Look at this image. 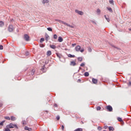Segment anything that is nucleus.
I'll list each match as a JSON object with an SVG mask.
<instances>
[{
	"mask_svg": "<svg viewBox=\"0 0 131 131\" xmlns=\"http://www.w3.org/2000/svg\"><path fill=\"white\" fill-rule=\"evenodd\" d=\"M7 128H14L15 127L16 128H18V126L16 124H13V123H10L6 126Z\"/></svg>",
	"mask_w": 131,
	"mask_h": 131,
	"instance_id": "f257e3e1",
	"label": "nucleus"
},
{
	"mask_svg": "<svg viewBox=\"0 0 131 131\" xmlns=\"http://www.w3.org/2000/svg\"><path fill=\"white\" fill-rule=\"evenodd\" d=\"M81 49V47L80 46H77L75 48V50L76 52H81V53H83L84 52V49L83 48H82L81 49Z\"/></svg>",
	"mask_w": 131,
	"mask_h": 131,
	"instance_id": "f03ea898",
	"label": "nucleus"
},
{
	"mask_svg": "<svg viewBox=\"0 0 131 131\" xmlns=\"http://www.w3.org/2000/svg\"><path fill=\"white\" fill-rule=\"evenodd\" d=\"M75 13H76V14H78V15H80V16H83L84 13L83 12L81 11H79L77 9L75 10Z\"/></svg>",
	"mask_w": 131,
	"mask_h": 131,
	"instance_id": "7ed1b4c3",
	"label": "nucleus"
},
{
	"mask_svg": "<svg viewBox=\"0 0 131 131\" xmlns=\"http://www.w3.org/2000/svg\"><path fill=\"white\" fill-rule=\"evenodd\" d=\"M8 31H9V32H12V31H13V30H14V27L13 26V25H10L8 27Z\"/></svg>",
	"mask_w": 131,
	"mask_h": 131,
	"instance_id": "20e7f679",
	"label": "nucleus"
},
{
	"mask_svg": "<svg viewBox=\"0 0 131 131\" xmlns=\"http://www.w3.org/2000/svg\"><path fill=\"white\" fill-rule=\"evenodd\" d=\"M64 25L66 26H68V27H70V28H74V25H71L70 24H67L66 23V24H64Z\"/></svg>",
	"mask_w": 131,
	"mask_h": 131,
	"instance_id": "39448f33",
	"label": "nucleus"
},
{
	"mask_svg": "<svg viewBox=\"0 0 131 131\" xmlns=\"http://www.w3.org/2000/svg\"><path fill=\"white\" fill-rule=\"evenodd\" d=\"M24 39H25L26 41H29V36L27 34H25L24 35Z\"/></svg>",
	"mask_w": 131,
	"mask_h": 131,
	"instance_id": "423d86ee",
	"label": "nucleus"
},
{
	"mask_svg": "<svg viewBox=\"0 0 131 131\" xmlns=\"http://www.w3.org/2000/svg\"><path fill=\"white\" fill-rule=\"evenodd\" d=\"M106 108L108 110V111H109L110 112H111V111H112V110H113V109L112 108V106H111L110 105L107 106Z\"/></svg>",
	"mask_w": 131,
	"mask_h": 131,
	"instance_id": "0eeeda50",
	"label": "nucleus"
},
{
	"mask_svg": "<svg viewBox=\"0 0 131 131\" xmlns=\"http://www.w3.org/2000/svg\"><path fill=\"white\" fill-rule=\"evenodd\" d=\"M71 66H75L76 65V63L75 61H71L70 63Z\"/></svg>",
	"mask_w": 131,
	"mask_h": 131,
	"instance_id": "6e6552de",
	"label": "nucleus"
},
{
	"mask_svg": "<svg viewBox=\"0 0 131 131\" xmlns=\"http://www.w3.org/2000/svg\"><path fill=\"white\" fill-rule=\"evenodd\" d=\"M92 82L93 83H97L98 82V80L95 79V78H93L92 79Z\"/></svg>",
	"mask_w": 131,
	"mask_h": 131,
	"instance_id": "1a4fd4ad",
	"label": "nucleus"
},
{
	"mask_svg": "<svg viewBox=\"0 0 131 131\" xmlns=\"http://www.w3.org/2000/svg\"><path fill=\"white\" fill-rule=\"evenodd\" d=\"M68 56L69 57V58H75V55H72L71 54H68Z\"/></svg>",
	"mask_w": 131,
	"mask_h": 131,
	"instance_id": "9d476101",
	"label": "nucleus"
},
{
	"mask_svg": "<svg viewBox=\"0 0 131 131\" xmlns=\"http://www.w3.org/2000/svg\"><path fill=\"white\" fill-rule=\"evenodd\" d=\"M96 13L97 15H100V14H101V10H100V9H97L96 10Z\"/></svg>",
	"mask_w": 131,
	"mask_h": 131,
	"instance_id": "9b49d317",
	"label": "nucleus"
},
{
	"mask_svg": "<svg viewBox=\"0 0 131 131\" xmlns=\"http://www.w3.org/2000/svg\"><path fill=\"white\" fill-rule=\"evenodd\" d=\"M47 55L49 56H51L52 55V52L51 51H47Z\"/></svg>",
	"mask_w": 131,
	"mask_h": 131,
	"instance_id": "f8f14e48",
	"label": "nucleus"
},
{
	"mask_svg": "<svg viewBox=\"0 0 131 131\" xmlns=\"http://www.w3.org/2000/svg\"><path fill=\"white\" fill-rule=\"evenodd\" d=\"M58 41L62 42V41H63V38H62V37H58Z\"/></svg>",
	"mask_w": 131,
	"mask_h": 131,
	"instance_id": "ddd939ff",
	"label": "nucleus"
},
{
	"mask_svg": "<svg viewBox=\"0 0 131 131\" xmlns=\"http://www.w3.org/2000/svg\"><path fill=\"white\" fill-rule=\"evenodd\" d=\"M25 129L26 130H29V131H31L32 130L31 128H29L27 126L25 127Z\"/></svg>",
	"mask_w": 131,
	"mask_h": 131,
	"instance_id": "4468645a",
	"label": "nucleus"
},
{
	"mask_svg": "<svg viewBox=\"0 0 131 131\" xmlns=\"http://www.w3.org/2000/svg\"><path fill=\"white\" fill-rule=\"evenodd\" d=\"M5 25V23L3 21H0V27H3Z\"/></svg>",
	"mask_w": 131,
	"mask_h": 131,
	"instance_id": "2eb2a0df",
	"label": "nucleus"
},
{
	"mask_svg": "<svg viewBox=\"0 0 131 131\" xmlns=\"http://www.w3.org/2000/svg\"><path fill=\"white\" fill-rule=\"evenodd\" d=\"M108 129L110 131H111V130L113 131V130H114V128L112 126H110V127H108Z\"/></svg>",
	"mask_w": 131,
	"mask_h": 131,
	"instance_id": "dca6fc26",
	"label": "nucleus"
},
{
	"mask_svg": "<svg viewBox=\"0 0 131 131\" xmlns=\"http://www.w3.org/2000/svg\"><path fill=\"white\" fill-rule=\"evenodd\" d=\"M50 48L53 50H55V49H56L57 47L55 45H50Z\"/></svg>",
	"mask_w": 131,
	"mask_h": 131,
	"instance_id": "f3484780",
	"label": "nucleus"
},
{
	"mask_svg": "<svg viewBox=\"0 0 131 131\" xmlns=\"http://www.w3.org/2000/svg\"><path fill=\"white\" fill-rule=\"evenodd\" d=\"M4 123H5V121H3L0 123V128H2V126L4 125Z\"/></svg>",
	"mask_w": 131,
	"mask_h": 131,
	"instance_id": "a211bd4d",
	"label": "nucleus"
},
{
	"mask_svg": "<svg viewBox=\"0 0 131 131\" xmlns=\"http://www.w3.org/2000/svg\"><path fill=\"white\" fill-rule=\"evenodd\" d=\"M49 3V0H43L42 4H48Z\"/></svg>",
	"mask_w": 131,
	"mask_h": 131,
	"instance_id": "6ab92c4d",
	"label": "nucleus"
},
{
	"mask_svg": "<svg viewBox=\"0 0 131 131\" xmlns=\"http://www.w3.org/2000/svg\"><path fill=\"white\" fill-rule=\"evenodd\" d=\"M11 119L12 121H15V120H16V118L15 117L11 116Z\"/></svg>",
	"mask_w": 131,
	"mask_h": 131,
	"instance_id": "aec40b11",
	"label": "nucleus"
},
{
	"mask_svg": "<svg viewBox=\"0 0 131 131\" xmlns=\"http://www.w3.org/2000/svg\"><path fill=\"white\" fill-rule=\"evenodd\" d=\"M57 21L58 22H59V23H62V24H64V25H65V24H66V23L62 21V20H57Z\"/></svg>",
	"mask_w": 131,
	"mask_h": 131,
	"instance_id": "412c9836",
	"label": "nucleus"
},
{
	"mask_svg": "<svg viewBox=\"0 0 131 131\" xmlns=\"http://www.w3.org/2000/svg\"><path fill=\"white\" fill-rule=\"evenodd\" d=\"M45 36H46V40H49L50 39V36H49V35L46 34Z\"/></svg>",
	"mask_w": 131,
	"mask_h": 131,
	"instance_id": "4be33fe9",
	"label": "nucleus"
},
{
	"mask_svg": "<svg viewBox=\"0 0 131 131\" xmlns=\"http://www.w3.org/2000/svg\"><path fill=\"white\" fill-rule=\"evenodd\" d=\"M107 9L111 13H112V9L111 8L107 7Z\"/></svg>",
	"mask_w": 131,
	"mask_h": 131,
	"instance_id": "5701e85b",
	"label": "nucleus"
},
{
	"mask_svg": "<svg viewBox=\"0 0 131 131\" xmlns=\"http://www.w3.org/2000/svg\"><path fill=\"white\" fill-rule=\"evenodd\" d=\"M104 17H105L106 21H107V22H110V19H109V18H107V16H106V15H104Z\"/></svg>",
	"mask_w": 131,
	"mask_h": 131,
	"instance_id": "b1692460",
	"label": "nucleus"
},
{
	"mask_svg": "<svg viewBox=\"0 0 131 131\" xmlns=\"http://www.w3.org/2000/svg\"><path fill=\"white\" fill-rule=\"evenodd\" d=\"M74 131H82V129L80 128H78L77 129H76Z\"/></svg>",
	"mask_w": 131,
	"mask_h": 131,
	"instance_id": "393cba45",
	"label": "nucleus"
},
{
	"mask_svg": "<svg viewBox=\"0 0 131 131\" xmlns=\"http://www.w3.org/2000/svg\"><path fill=\"white\" fill-rule=\"evenodd\" d=\"M53 37L55 39H57V38H58V36L56 34H54Z\"/></svg>",
	"mask_w": 131,
	"mask_h": 131,
	"instance_id": "a878e982",
	"label": "nucleus"
},
{
	"mask_svg": "<svg viewBox=\"0 0 131 131\" xmlns=\"http://www.w3.org/2000/svg\"><path fill=\"white\" fill-rule=\"evenodd\" d=\"M110 4H111V5H114V2L113 0L110 1Z\"/></svg>",
	"mask_w": 131,
	"mask_h": 131,
	"instance_id": "bb28decb",
	"label": "nucleus"
},
{
	"mask_svg": "<svg viewBox=\"0 0 131 131\" xmlns=\"http://www.w3.org/2000/svg\"><path fill=\"white\" fill-rule=\"evenodd\" d=\"M47 30H48V31H53V29L51 28H48Z\"/></svg>",
	"mask_w": 131,
	"mask_h": 131,
	"instance_id": "cd10ccee",
	"label": "nucleus"
},
{
	"mask_svg": "<svg viewBox=\"0 0 131 131\" xmlns=\"http://www.w3.org/2000/svg\"><path fill=\"white\" fill-rule=\"evenodd\" d=\"M78 60L80 61V62H81V61H82V57H78Z\"/></svg>",
	"mask_w": 131,
	"mask_h": 131,
	"instance_id": "c85d7f7f",
	"label": "nucleus"
},
{
	"mask_svg": "<svg viewBox=\"0 0 131 131\" xmlns=\"http://www.w3.org/2000/svg\"><path fill=\"white\" fill-rule=\"evenodd\" d=\"M46 69V68H45V66H43V68H42L41 69V71H42L43 72H45L46 70H45Z\"/></svg>",
	"mask_w": 131,
	"mask_h": 131,
	"instance_id": "c756f323",
	"label": "nucleus"
},
{
	"mask_svg": "<svg viewBox=\"0 0 131 131\" xmlns=\"http://www.w3.org/2000/svg\"><path fill=\"white\" fill-rule=\"evenodd\" d=\"M89 72H85V73H84V76H89Z\"/></svg>",
	"mask_w": 131,
	"mask_h": 131,
	"instance_id": "7c9ffc66",
	"label": "nucleus"
},
{
	"mask_svg": "<svg viewBox=\"0 0 131 131\" xmlns=\"http://www.w3.org/2000/svg\"><path fill=\"white\" fill-rule=\"evenodd\" d=\"M5 119H7V120H10L11 119V118H10V117H5Z\"/></svg>",
	"mask_w": 131,
	"mask_h": 131,
	"instance_id": "2f4dec72",
	"label": "nucleus"
},
{
	"mask_svg": "<svg viewBox=\"0 0 131 131\" xmlns=\"http://www.w3.org/2000/svg\"><path fill=\"white\" fill-rule=\"evenodd\" d=\"M117 119H118V121H120V122L122 121V119H121V118L119 117L117 118Z\"/></svg>",
	"mask_w": 131,
	"mask_h": 131,
	"instance_id": "473e14b6",
	"label": "nucleus"
},
{
	"mask_svg": "<svg viewBox=\"0 0 131 131\" xmlns=\"http://www.w3.org/2000/svg\"><path fill=\"white\" fill-rule=\"evenodd\" d=\"M45 41V38H41L40 39V42H42V41Z\"/></svg>",
	"mask_w": 131,
	"mask_h": 131,
	"instance_id": "72a5a7b5",
	"label": "nucleus"
},
{
	"mask_svg": "<svg viewBox=\"0 0 131 131\" xmlns=\"http://www.w3.org/2000/svg\"><path fill=\"white\" fill-rule=\"evenodd\" d=\"M84 65H85V63L84 62H83L80 64V66H81V67H83V66H84Z\"/></svg>",
	"mask_w": 131,
	"mask_h": 131,
	"instance_id": "f704fd0d",
	"label": "nucleus"
},
{
	"mask_svg": "<svg viewBox=\"0 0 131 131\" xmlns=\"http://www.w3.org/2000/svg\"><path fill=\"white\" fill-rule=\"evenodd\" d=\"M5 131H11L10 129V128L7 127V128H5Z\"/></svg>",
	"mask_w": 131,
	"mask_h": 131,
	"instance_id": "c9c22d12",
	"label": "nucleus"
},
{
	"mask_svg": "<svg viewBox=\"0 0 131 131\" xmlns=\"http://www.w3.org/2000/svg\"><path fill=\"white\" fill-rule=\"evenodd\" d=\"M34 72H35V70H33L31 72V74L32 75H33L34 74Z\"/></svg>",
	"mask_w": 131,
	"mask_h": 131,
	"instance_id": "e433bc0d",
	"label": "nucleus"
},
{
	"mask_svg": "<svg viewBox=\"0 0 131 131\" xmlns=\"http://www.w3.org/2000/svg\"><path fill=\"white\" fill-rule=\"evenodd\" d=\"M0 50H4V47L2 45H0Z\"/></svg>",
	"mask_w": 131,
	"mask_h": 131,
	"instance_id": "4c0bfd02",
	"label": "nucleus"
},
{
	"mask_svg": "<svg viewBox=\"0 0 131 131\" xmlns=\"http://www.w3.org/2000/svg\"><path fill=\"white\" fill-rule=\"evenodd\" d=\"M97 111H99V110H101V107L98 106V107H97Z\"/></svg>",
	"mask_w": 131,
	"mask_h": 131,
	"instance_id": "58836bf2",
	"label": "nucleus"
},
{
	"mask_svg": "<svg viewBox=\"0 0 131 131\" xmlns=\"http://www.w3.org/2000/svg\"><path fill=\"white\" fill-rule=\"evenodd\" d=\"M88 51H89V52H92V49H91V48H88Z\"/></svg>",
	"mask_w": 131,
	"mask_h": 131,
	"instance_id": "ea45409f",
	"label": "nucleus"
},
{
	"mask_svg": "<svg viewBox=\"0 0 131 131\" xmlns=\"http://www.w3.org/2000/svg\"><path fill=\"white\" fill-rule=\"evenodd\" d=\"M56 55H57V57L59 58V59H60V58H61V55H59L58 54H57Z\"/></svg>",
	"mask_w": 131,
	"mask_h": 131,
	"instance_id": "a19ab883",
	"label": "nucleus"
},
{
	"mask_svg": "<svg viewBox=\"0 0 131 131\" xmlns=\"http://www.w3.org/2000/svg\"><path fill=\"white\" fill-rule=\"evenodd\" d=\"M98 129L99 130H102V127L99 126V127H98Z\"/></svg>",
	"mask_w": 131,
	"mask_h": 131,
	"instance_id": "79ce46f5",
	"label": "nucleus"
},
{
	"mask_svg": "<svg viewBox=\"0 0 131 131\" xmlns=\"http://www.w3.org/2000/svg\"><path fill=\"white\" fill-rule=\"evenodd\" d=\"M56 119H57V120H59V119H60V116H57L56 117Z\"/></svg>",
	"mask_w": 131,
	"mask_h": 131,
	"instance_id": "37998d69",
	"label": "nucleus"
},
{
	"mask_svg": "<svg viewBox=\"0 0 131 131\" xmlns=\"http://www.w3.org/2000/svg\"><path fill=\"white\" fill-rule=\"evenodd\" d=\"M61 129L62 130H64V125L61 126Z\"/></svg>",
	"mask_w": 131,
	"mask_h": 131,
	"instance_id": "c03bdc74",
	"label": "nucleus"
},
{
	"mask_svg": "<svg viewBox=\"0 0 131 131\" xmlns=\"http://www.w3.org/2000/svg\"><path fill=\"white\" fill-rule=\"evenodd\" d=\"M104 128L105 129H106V128H108V126H104Z\"/></svg>",
	"mask_w": 131,
	"mask_h": 131,
	"instance_id": "a18cd8bd",
	"label": "nucleus"
},
{
	"mask_svg": "<svg viewBox=\"0 0 131 131\" xmlns=\"http://www.w3.org/2000/svg\"><path fill=\"white\" fill-rule=\"evenodd\" d=\"M72 47H75L76 46V43H73L72 44Z\"/></svg>",
	"mask_w": 131,
	"mask_h": 131,
	"instance_id": "49530a36",
	"label": "nucleus"
},
{
	"mask_svg": "<svg viewBox=\"0 0 131 131\" xmlns=\"http://www.w3.org/2000/svg\"><path fill=\"white\" fill-rule=\"evenodd\" d=\"M29 54V53L28 52H26V56H28Z\"/></svg>",
	"mask_w": 131,
	"mask_h": 131,
	"instance_id": "de8ad7c7",
	"label": "nucleus"
},
{
	"mask_svg": "<svg viewBox=\"0 0 131 131\" xmlns=\"http://www.w3.org/2000/svg\"><path fill=\"white\" fill-rule=\"evenodd\" d=\"M54 106H55V107H58V105H57V104H54Z\"/></svg>",
	"mask_w": 131,
	"mask_h": 131,
	"instance_id": "09e8293b",
	"label": "nucleus"
},
{
	"mask_svg": "<svg viewBox=\"0 0 131 131\" xmlns=\"http://www.w3.org/2000/svg\"><path fill=\"white\" fill-rule=\"evenodd\" d=\"M41 48H43V47H45V46H43V45H40Z\"/></svg>",
	"mask_w": 131,
	"mask_h": 131,
	"instance_id": "8fccbe9b",
	"label": "nucleus"
},
{
	"mask_svg": "<svg viewBox=\"0 0 131 131\" xmlns=\"http://www.w3.org/2000/svg\"><path fill=\"white\" fill-rule=\"evenodd\" d=\"M2 106H3V103H0V107H2Z\"/></svg>",
	"mask_w": 131,
	"mask_h": 131,
	"instance_id": "3c124183",
	"label": "nucleus"
},
{
	"mask_svg": "<svg viewBox=\"0 0 131 131\" xmlns=\"http://www.w3.org/2000/svg\"><path fill=\"white\" fill-rule=\"evenodd\" d=\"M129 84H130V85L131 84V82H129Z\"/></svg>",
	"mask_w": 131,
	"mask_h": 131,
	"instance_id": "603ef678",
	"label": "nucleus"
},
{
	"mask_svg": "<svg viewBox=\"0 0 131 131\" xmlns=\"http://www.w3.org/2000/svg\"><path fill=\"white\" fill-rule=\"evenodd\" d=\"M129 30H130H130H131V29H130H130H129Z\"/></svg>",
	"mask_w": 131,
	"mask_h": 131,
	"instance_id": "864d4df0",
	"label": "nucleus"
},
{
	"mask_svg": "<svg viewBox=\"0 0 131 131\" xmlns=\"http://www.w3.org/2000/svg\"><path fill=\"white\" fill-rule=\"evenodd\" d=\"M93 23H95V21H93Z\"/></svg>",
	"mask_w": 131,
	"mask_h": 131,
	"instance_id": "5fc2aeb1",
	"label": "nucleus"
},
{
	"mask_svg": "<svg viewBox=\"0 0 131 131\" xmlns=\"http://www.w3.org/2000/svg\"><path fill=\"white\" fill-rule=\"evenodd\" d=\"M78 80H79V81H80V80L79 79Z\"/></svg>",
	"mask_w": 131,
	"mask_h": 131,
	"instance_id": "6e6d98bb",
	"label": "nucleus"
}]
</instances>
